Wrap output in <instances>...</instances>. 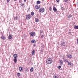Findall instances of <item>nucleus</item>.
<instances>
[{
	"instance_id": "dca6fc26",
	"label": "nucleus",
	"mask_w": 78,
	"mask_h": 78,
	"mask_svg": "<svg viewBox=\"0 0 78 78\" xmlns=\"http://www.w3.org/2000/svg\"><path fill=\"white\" fill-rule=\"evenodd\" d=\"M34 42H36V41L34 40H31V42L32 43V44H34Z\"/></svg>"
},
{
	"instance_id": "2f4dec72",
	"label": "nucleus",
	"mask_w": 78,
	"mask_h": 78,
	"mask_svg": "<svg viewBox=\"0 0 78 78\" xmlns=\"http://www.w3.org/2000/svg\"><path fill=\"white\" fill-rule=\"evenodd\" d=\"M41 38H43V37H44V35H42L41 36Z\"/></svg>"
},
{
	"instance_id": "c756f323",
	"label": "nucleus",
	"mask_w": 78,
	"mask_h": 78,
	"mask_svg": "<svg viewBox=\"0 0 78 78\" xmlns=\"http://www.w3.org/2000/svg\"><path fill=\"white\" fill-rule=\"evenodd\" d=\"M61 66H59L58 67V68L59 69H61Z\"/></svg>"
},
{
	"instance_id": "cd10ccee",
	"label": "nucleus",
	"mask_w": 78,
	"mask_h": 78,
	"mask_svg": "<svg viewBox=\"0 0 78 78\" xmlns=\"http://www.w3.org/2000/svg\"><path fill=\"white\" fill-rule=\"evenodd\" d=\"M20 5L22 6H24V4H22H22L21 5Z\"/></svg>"
},
{
	"instance_id": "9b49d317",
	"label": "nucleus",
	"mask_w": 78,
	"mask_h": 78,
	"mask_svg": "<svg viewBox=\"0 0 78 78\" xmlns=\"http://www.w3.org/2000/svg\"><path fill=\"white\" fill-rule=\"evenodd\" d=\"M13 57L14 58H16L17 57V55L16 54L13 55Z\"/></svg>"
},
{
	"instance_id": "c85d7f7f",
	"label": "nucleus",
	"mask_w": 78,
	"mask_h": 78,
	"mask_svg": "<svg viewBox=\"0 0 78 78\" xmlns=\"http://www.w3.org/2000/svg\"><path fill=\"white\" fill-rule=\"evenodd\" d=\"M22 2V0H20L19 2V3H21V2Z\"/></svg>"
},
{
	"instance_id": "2eb2a0df",
	"label": "nucleus",
	"mask_w": 78,
	"mask_h": 78,
	"mask_svg": "<svg viewBox=\"0 0 78 78\" xmlns=\"http://www.w3.org/2000/svg\"><path fill=\"white\" fill-rule=\"evenodd\" d=\"M34 70V68L33 67H32L30 69V72H33V71Z\"/></svg>"
},
{
	"instance_id": "20e7f679",
	"label": "nucleus",
	"mask_w": 78,
	"mask_h": 78,
	"mask_svg": "<svg viewBox=\"0 0 78 78\" xmlns=\"http://www.w3.org/2000/svg\"><path fill=\"white\" fill-rule=\"evenodd\" d=\"M35 7L37 9H40V5L39 4H37L35 5Z\"/></svg>"
},
{
	"instance_id": "393cba45",
	"label": "nucleus",
	"mask_w": 78,
	"mask_h": 78,
	"mask_svg": "<svg viewBox=\"0 0 78 78\" xmlns=\"http://www.w3.org/2000/svg\"><path fill=\"white\" fill-rule=\"evenodd\" d=\"M58 77H59V76H54V78H58Z\"/></svg>"
},
{
	"instance_id": "9d476101",
	"label": "nucleus",
	"mask_w": 78,
	"mask_h": 78,
	"mask_svg": "<svg viewBox=\"0 0 78 78\" xmlns=\"http://www.w3.org/2000/svg\"><path fill=\"white\" fill-rule=\"evenodd\" d=\"M53 10L54 12H56L57 11V9L56 7H53Z\"/></svg>"
},
{
	"instance_id": "c9c22d12",
	"label": "nucleus",
	"mask_w": 78,
	"mask_h": 78,
	"mask_svg": "<svg viewBox=\"0 0 78 78\" xmlns=\"http://www.w3.org/2000/svg\"><path fill=\"white\" fill-rule=\"evenodd\" d=\"M56 2H59V0H56Z\"/></svg>"
},
{
	"instance_id": "423d86ee",
	"label": "nucleus",
	"mask_w": 78,
	"mask_h": 78,
	"mask_svg": "<svg viewBox=\"0 0 78 78\" xmlns=\"http://www.w3.org/2000/svg\"><path fill=\"white\" fill-rule=\"evenodd\" d=\"M1 39H2V40H5L6 39V38L5 36H4L3 35L1 37Z\"/></svg>"
},
{
	"instance_id": "473e14b6",
	"label": "nucleus",
	"mask_w": 78,
	"mask_h": 78,
	"mask_svg": "<svg viewBox=\"0 0 78 78\" xmlns=\"http://www.w3.org/2000/svg\"><path fill=\"white\" fill-rule=\"evenodd\" d=\"M65 2H68V1H69V0H64Z\"/></svg>"
},
{
	"instance_id": "1a4fd4ad",
	"label": "nucleus",
	"mask_w": 78,
	"mask_h": 78,
	"mask_svg": "<svg viewBox=\"0 0 78 78\" xmlns=\"http://www.w3.org/2000/svg\"><path fill=\"white\" fill-rule=\"evenodd\" d=\"M67 57L69 59H71L72 58V56L70 55H68L67 56Z\"/></svg>"
},
{
	"instance_id": "a211bd4d",
	"label": "nucleus",
	"mask_w": 78,
	"mask_h": 78,
	"mask_svg": "<svg viewBox=\"0 0 78 78\" xmlns=\"http://www.w3.org/2000/svg\"><path fill=\"white\" fill-rule=\"evenodd\" d=\"M35 21L36 22H39V19L37 18H35Z\"/></svg>"
},
{
	"instance_id": "72a5a7b5",
	"label": "nucleus",
	"mask_w": 78,
	"mask_h": 78,
	"mask_svg": "<svg viewBox=\"0 0 78 78\" xmlns=\"http://www.w3.org/2000/svg\"><path fill=\"white\" fill-rule=\"evenodd\" d=\"M68 17H69V18H70V17H71V16H70V15L68 16Z\"/></svg>"
},
{
	"instance_id": "ea45409f",
	"label": "nucleus",
	"mask_w": 78,
	"mask_h": 78,
	"mask_svg": "<svg viewBox=\"0 0 78 78\" xmlns=\"http://www.w3.org/2000/svg\"><path fill=\"white\" fill-rule=\"evenodd\" d=\"M24 1L25 2H26V0H24Z\"/></svg>"
},
{
	"instance_id": "f03ea898",
	"label": "nucleus",
	"mask_w": 78,
	"mask_h": 78,
	"mask_svg": "<svg viewBox=\"0 0 78 78\" xmlns=\"http://www.w3.org/2000/svg\"><path fill=\"white\" fill-rule=\"evenodd\" d=\"M31 18V16L30 14H28V15H27L26 16V19L27 20H30V19Z\"/></svg>"
},
{
	"instance_id": "f3484780",
	"label": "nucleus",
	"mask_w": 78,
	"mask_h": 78,
	"mask_svg": "<svg viewBox=\"0 0 78 78\" xmlns=\"http://www.w3.org/2000/svg\"><path fill=\"white\" fill-rule=\"evenodd\" d=\"M30 14L31 16H34V12H32L30 13Z\"/></svg>"
},
{
	"instance_id": "b1692460",
	"label": "nucleus",
	"mask_w": 78,
	"mask_h": 78,
	"mask_svg": "<svg viewBox=\"0 0 78 78\" xmlns=\"http://www.w3.org/2000/svg\"><path fill=\"white\" fill-rule=\"evenodd\" d=\"M37 4H40V3H41V2H40V1H37Z\"/></svg>"
},
{
	"instance_id": "6ab92c4d",
	"label": "nucleus",
	"mask_w": 78,
	"mask_h": 78,
	"mask_svg": "<svg viewBox=\"0 0 78 78\" xmlns=\"http://www.w3.org/2000/svg\"><path fill=\"white\" fill-rule=\"evenodd\" d=\"M64 61V62H68L69 60L67 59H64L63 60Z\"/></svg>"
},
{
	"instance_id": "58836bf2",
	"label": "nucleus",
	"mask_w": 78,
	"mask_h": 78,
	"mask_svg": "<svg viewBox=\"0 0 78 78\" xmlns=\"http://www.w3.org/2000/svg\"><path fill=\"white\" fill-rule=\"evenodd\" d=\"M17 1V0H14V2H16Z\"/></svg>"
},
{
	"instance_id": "0eeeda50",
	"label": "nucleus",
	"mask_w": 78,
	"mask_h": 78,
	"mask_svg": "<svg viewBox=\"0 0 78 78\" xmlns=\"http://www.w3.org/2000/svg\"><path fill=\"white\" fill-rule=\"evenodd\" d=\"M19 70L20 72H22V71H23L22 67V66H20L19 68Z\"/></svg>"
},
{
	"instance_id": "39448f33",
	"label": "nucleus",
	"mask_w": 78,
	"mask_h": 78,
	"mask_svg": "<svg viewBox=\"0 0 78 78\" xmlns=\"http://www.w3.org/2000/svg\"><path fill=\"white\" fill-rule=\"evenodd\" d=\"M30 34L31 36H34L36 35V33L35 32H31L30 33Z\"/></svg>"
},
{
	"instance_id": "f8f14e48",
	"label": "nucleus",
	"mask_w": 78,
	"mask_h": 78,
	"mask_svg": "<svg viewBox=\"0 0 78 78\" xmlns=\"http://www.w3.org/2000/svg\"><path fill=\"white\" fill-rule=\"evenodd\" d=\"M35 53V51L34 50H33L32 52V55L33 56L34 55V53Z\"/></svg>"
},
{
	"instance_id": "bb28decb",
	"label": "nucleus",
	"mask_w": 78,
	"mask_h": 78,
	"mask_svg": "<svg viewBox=\"0 0 78 78\" xmlns=\"http://www.w3.org/2000/svg\"><path fill=\"white\" fill-rule=\"evenodd\" d=\"M49 11H50L51 10V6L49 7Z\"/></svg>"
},
{
	"instance_id": "5701e85b",
	"label": "nucleus",
	"mask_w": 78,
	"mask_h": 78,
	"mask_svg": "<svg viewBox=\"0 0 78 78\" xmlns=\"http://www.w3.org/2000/svg\"><path fill=\"white\" fill-rule=\"evenodd\" d=\"M62 45L65 46V45H66L65 43L64 42H63L62 43Z\"/></svg>"
},
{
	"instance_id": "4468645a",
	"label": "nucleus",
	"mask_w": 78,
	"mask_h": 78,
	"mask_svg": "<svg viewBox=\"0 0 78 78\" xmlns=\"http://www.w3.org/2000/svg\"><path fill=\"white\" fill-rule=\"evenodd\" d=\"M8 39H12V36L11 35H9L8 36Z\"/></svg>"
},
{
	"instance_id": "6e6552de",
	"label": "nucleus",
	"mask_w": 78,
	"mask_h": 78,
	"mask_svg": "<svg viewBox=\"0 0 78 78\" xmlns=\"http://www.w3.org/2000/svg\"><path fill=\"white\" fill-rule=\"evenodd\" d=\"M59 62L60 65H63V61L62 60H59Z\"/></svg>"
},
{
	"instance_id": "f704fd0d",
	"label": "nucleus",
	"mask_w": 78,
	"mask_h": 78,
	"mask_svg": "<svg viewBox=\"0 0 78 78\" xmlns=\"http://www.w3.org/2000/svg\"><path fill=\"white\" fill-rule=\"evenodd\" d=\"M7 3H9V2L10 1V0H7Z\"/></svg>"
},
{
	"instance_id": "aec40b11",
	"label": "nucleus",
	"mask_w": 78,
	"mask_h": 78,
	"mask_svg": "<svg viewBox=\"0 0 78 78\" xmlns=\"http://www.w3.org/2000/svg\"><path fill=\"white\" fill-rule=\"evenodd\" d=\"M74 28L75 29H78V25L75 26Z\"/></svg>"
},
{
	"instance_id": "ddd939ff",
	"label": "nucleus",
	"mask_w": 78,
	"mask_h": 78,
	"mask_svg": "<svg viewBox=\"0 0 78 78\" xmlns=\"http://www.w3.org/2000/svg\"><path fill=\"white\" fill-rule=\"evenodd\" d=\"M13 61L15 62V63H16L17 62V58H15L13 59Z\"/></svg>"
},
{
	"instance_id": "4be33fe9",
	"label": "nucleus",
	"mask_w": 78,
	"mask_h": 78,
	"mask_svg": "<svg viewBox=\"0 0 78 78\" xmlns=\"http://www.w3.org/2000/svg\"><path fill=\"white\" fill-rule=\"evenodd\" d=\"M17 76H20V73H18L17 74Z\"/></svg>"
},
{
	"instance_id": "e433bc0d",
	"label": "nucleus",
	"mask_w": 78,
	"mask_h": 78,
	"mask_svg": "<svg viewBox=\"0 0 78 78\" xmlns=\"http://www.w3.org/2000/svg\"><path fill=\"white\" fill-rule=\"evenodd\" d=\"M77 44H78V39H77Z\"/></svg>"
},
{
	"instance_id": "7ed1b4c3",
	"label": "nucleus",
	"mask_w": 78,
	"mask_h": 78,
	"mask_svg": "<svg viewBox=\"0 0 78 78\" xmlns=\"http://www.w3.org/2000/svg\"><path fill=\"white\" fill-rule=\"evenodd\" d=\"M39 11L40 12H44L45 11V9L44 8H41L39 10Z\"/></svg>"
},
{
	"instance_id": "7c9ffc66",
	"label": "nucleus",
	"mask_w": 78,
	"mask_h": 78,
	"mask_svg": "<svg viewBox=\"0 0 78 78\" xmlns=\"http://www.w3.org/2000/svg\"><path fill=\"white\" fill-rule=\"evenodd\" d=\"M61 9L62 11H63L64 10V8H63V7H62Z\"/></svg>"
},
{
	"instance_id": "4c0bfd02",
	"label": "nucleus",
	"mask_w": 78,
	"mask_h": 78,
	"mask_svg": "<svg viewBox=\"0 0 78 78\" xmlns=\"http://www.w3.org/2000/svg\"><path fill=\"white\" fill-rule=\"evenodd\" d=\"M33 46H34V47H35L36 46V44H34Z\"/></svg>"
},
{
	"instance_id": "412c9836",
	"label": "nucleus",
	"mask_w": 78,
	"mask_h": 78,
	"mask_svg": "<svg viewBox=\"0 0 78 78\" xmlns=\"http://www.w3.org/2000/svg\"><path fill=\"white\" fill-rule=\"evenodd\" d=\"M68 64L69 66H71L72 65V63L70 62H68Z\"/></svg>"
},
{
	"instance_id": "f257e3e1",
	"label": "nucleus",
	"mask_w": 78,
	"mask_h": 78,
	"mask_svg": "<svg viewBox=\"0 0 78 78\" xmlns=\"http://www.w3.org/2000/svg\"><path fill=\"white\" fill-rule=\"evenodd\" d=\"M46 62L47 64H51L52 63V59L49 58L46 59Z\"/></svg>"
},
{
	"instance_id": "a878e982",
	"label": "nucleus",
	"mask_w": 78,
	"mask_h": 78,
	"mask_svg": "<svg viewBox=\"0 0 78 78\" xmlns=\"http://www.w3.org/2000/svg\"><path fill=\"white\" fill-rule=\"evenodd\" d=\"M43 33V30H40V34Z\"/></svg>"
}]
</instances>
